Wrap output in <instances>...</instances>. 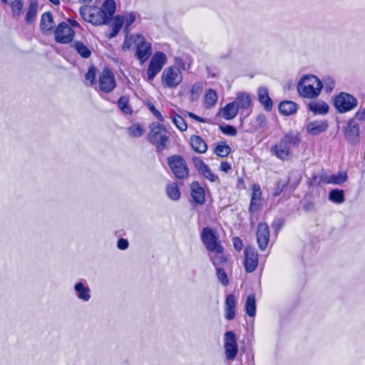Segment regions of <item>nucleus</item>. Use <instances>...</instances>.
<instances>
[{
    "label": "nucleus",
    "mask_w": 365,
    "mask_h": 365,
    "mask_svg": "<svg viewBox=\"0 0 365 365\" xmlns=\"http://www.w3.org/2000/svg\"><path fill=\"white\" fill-rule=\"evenodd\" d=\"M301 141L299 133L290 130L271 148V152L280 160H287L292 157V149L299 147Z\"/></svg>",
    "instance_id": "obj_1"
},
{
    "label": "nucleus",
    "mask_w": 365,
    "mask_h": 365,
    "mask_svg": "<svg viewBox=\"0 0 365 365\" xmlns=\"http://www.w3.org/2000/svg\"><path fill=\"white\" fill-rule=\"evenodd\" d=\"M322 88V81L314 75L303 76L297 83V91L299 96L309 99L317 98Z\"/></svg>",
    "instance_id": "obj_2"
},
{
    "label": "nucleus",
    "mask_w": 365,
    "mask_h": 365,
    "mask_svg": "<svg viewBox=\"0 0 365 365\" xmlns=\"http://www.w3.org/2000/svg\"><path fill=\"white\" fill-rule=\"evenodd\" d=\"M358 105L357 99L352 95L341 92L334 98V106L339 113L354 110Z\"/></svg>",
    "instance_id": "obj_3"
},
{
    "label": "nucleus",
    "mask_w": 365,
    "mask_h": 365,
    "mask_svg": "<svg viewBox=\"0 0 365 365\" xmlns=\"http://www.w3.org/2000/svg\"><path fill=\"white\" fill-rule=\"evenodd\" d=\"M182 81V74L175 66L165 68L161 75V82L164 88H174Z\"/></svg>",
    "instance_id": "obj_4"
},
{
    "label": "nucleus",
    "mask_w": 365,
    "mask_h": 365,
    "mask_svg": "<svg viewBox=\"0 0 365 365\" xmlns=\"http://www.w3.org/2000/svg\"><path fill=\"white\" fill-rule=\"evenodd\" d=\"M166 63V55L161 51L155 52L151 58L147 69L146 81L149 83L153 82L155 77L161 71Z\"/></svg>",
    "instance_id": "obj_5"
},
{
    "label": "nucleus",
    "mask_w": 365,
    "mask_h": 365,
    "mask_svg": "<svg viewBox=\"0 0 365 365\" xmlns=\"http://www.w3.org/2000/svg\"><path fill=\"white\" fill-rule=\"evenodd\" d=\"M150 129L149 140L156 145L158 150H163L168 140L166 130L160 124L155 123L150 125Z\"/></svg>",
    "instance_id": "obj_6"
},
{
    "label": "nucleus",
    "mask_w": 365,
    "mask_h": 365,
    "mask_svg": "<svg viewBox=\"0 0 365 365\" xmlns=\"http://www.w3.org/2000/svg\"><path fill=\"white\" fill-rule=\"evenodd\" d=\"M168 164L177 178L185 179L189 175V169L185 159L180 155H172L168 158Z\"/></svg>",
    "instance_id": "obj_7"
},
{
    "label": "nucleus",
    "mask_w": 365,
    "mask_h": 365,
    "mask_svg": "<svg viewBox=\"0 0 365 365\" xmlns=\"http://www.w3.org/2000/svg\"><path fill=\"white\" fill-rule=\"evenodd\" d=\"M135 43H136V57L143 64L152 54L151 43L146 41L144 37L140 34L135 35Z\"/></svg>",
    "instance_id": "obj_8"
},
{
    "label": "nucleus",
    "mask_w": 365,
    "mask_h": 365,
    "mask_svg": "<svg viewBox=\"0 0 365 365\" xmlns=\"http://www.w3.org/2000/svg\"><path fill=\"white\" fill-rule=\"evenodd\" d=\"M224 349L226 359L228 361H232L238 353V345L237 337L234 331H228L224 335Z\"/></svg>",
    "instance_id": "obj_9"
},
{
    "label": "nucleus",
    "mask_w": 365,
    "mask_h": 365,
    "mask_svg": "<svg viewBox=\"0 0 365 365\" xmlns=\"http://www.w3.org/2000/svg\"><path fill=\"white\" fill-rule=\"evenodd\" d=\"M97 11H100L99 9L83 6L80 9V14L86 21L94 25L106 24V19H104Z\"/></svg>",
    "instance_id": "obj_10"
},
{
    "label": "nucleus",
    "mask_w": 365,
    "mask_h": 365,
    "mask_svg": "<svg viewBox=\"0 0 365 365\" xmlns=\"http://www.w3.org/2000/svg\"><path fill=\"white\" fill-rule=\"evenodd\" d=\"M200 237L202 243L209 252L222 247L215 232L210 227H204Z\"/></svg>",
    "instance_id": "obj_11"
},
{
    "label": "nucleus",
    "mask_w": 365,
    "mask_h": 365,
    "mask_svg": "<svg viewBox=\"0 0 365 365\" xmlns=\"http://www.w3.org/2000/svg\"><path fill=\"white\" fill-rule=\"evenodd\" d=\"M74 31L71 26L66 22L60 23L54 31L55 40L58 43H70L74 36Z\"/></svg>",
    "instance_id": "obj_12"
},
{
    "label": "nucleus",
    "mask_w": 365,
    "mask_h": 365,
    "mask_svg": "<svg viewBox=\"0 0 365 365\" xmlns=\"http://www.w3.org/2000/svg\"><path fill=\"white\" fill-rule=\"evenodd\" d=\"M344 136L346 141L351 145H357L360 142L359 123L351 118L344 130Z\"/></svg>",
    "instance_id": "obj_13"
},
{
    "label": "nucleus",
    "mask_w": 365,
    "mask_h": 365,
    "mask_svg": "<svg viewBox=\"0 0 365 365\" xmlns=\"http://www.w3.org/2000/svg\"><path fill=\"white\" fill-rule=\"evenodd\" d=\"M98 84L100 90L105 93L111 92L116 86L115 80L113 73L107 68L101 72Z\"/></svg>",
    "instance_id": "obj_14"
},
{
    "label": "nucleus",
    "mask_w": 365,
    "mask_h": 365,
    "mask_svg": "<svg viewBox=\"0 0 365 365\" xmlns=\"http://www.w3.org/2000/svg\"><path fill=\"white\" fill-rule=\"evenodd\" d=\"M244 254L245 271L247 272H253L258 266L259 255L253 247H247Z\"/></svg>",
    "instance_id": "obj_15"
},
{
    "label": "nucleus",
    "mask_w": 365,
    "mask_h": 365,
    "mask_svg": "<svg viewBox=\"0 0 365 365\" xmlns=\"http://www.w3.org/2000/svg\"><path fill=\"white\" fill-rule=\"evenodd\" d=\"M269 240V230L266 223H259L257 231V242L260 250L264 251Z\"/></svg>",
    "instance_id": "obj_16"
},
{
    "label": "nucleus",
    "mask_w": 365,
    "mask_h": 365,
    "mask_svg": "<svg viewBox=\"0 0 365 365\" xmlns=\"http://www.w3.org/2000/svg\"><path fill=\"white\" fill-rule=\"evenodd\" d=\"M329 127L326 120H314L308 123L306 125V131L311 135H318L325 132Z\"/></svg>",
    "instance_id": "obj_17"
},
{
    "label": "nucleus",
    "mask_w": 365,
    "mask_h": 365,
    "mask_svg": "<svg viewBox=\"0 0 365 365\" xmlns=\"http://www.w3.org/2000/svg\"><path fill=\"white\" fill-rule=\"evenodd\" d=\"M209 253L210 259L216 268L222 267L226 264L227 259L224 252L223 247L214 250Z\"/></svg>",
    "instance_id": "obj_18"
},
{
    "label": "nucleus",
    "mask_w": 365,
    "mask_h": 365,
    "mask_svg": "<svg viewBox=\"0 0 365 365\" xmlns=\"http://www.w3.org/2000/svg\"><path fill=\"white\" fill-rule=\"evenodd\" d=\"M100 11H97L104 19H106V24L109 22L116 10V4L114 0H105Z\"/></svg>",
    "instance_id": "obj_19"
},
{
    "label": "nucleus",
    "mask_w": 365,
    "mask_h": 365,
    "mask_svg": "<svg viewBox=\"0 0 365 365\" xmlns=\"http://www.w3.org/2000/svg\"><path fill=\"white\" fill-rule=\"evenodd\" d=\"M74 290L77 297L83 301L88 302L91 297V289L85 281H79L74 285Z\"/></svg>",
    "instance_id": "obj_20"
},
{
    "label": "nucleus",
    "mask_w": 365,
    "mask_h": 365,
    "mask_svg": "<svg viewBox=\"0 0 365 365\" xmlns=\"http://www.w3.org/2000/svg\"><path fill=\"white\" fill-rule=\"evenodd\" d=\"M191 196L193 200L199 205H202L205 202V192L202 187L198 182H193L190 185Z\"/></svg>",
    "instance_id": "obj_21"
},
{
    "label": "nucleus",
    "mask_w": 365,
    "mask_h": 365,
    "mask_svg": "<svg viewBox=\"0 0 365 365\" xmlns=\"http://www.w3.org/2000/svg\"><path fill=\"white\" fill-rule=\"evenodd\" d=\"M225 317L228 320H232L235 317L236 298L234 294H230L225 299Z\"/></svg>",
    "instance_id": "obj_22"
},
{
    "label": "nucleus",
    "mask_w": 365,
    "mask_h": 365,
    "mask_svg": "<svg viewBox=\"0 0 365 365\" xmlns=\"http://www.w3.org/2000/svg\"><path fill=\"white\" fill-rule=\"evenodd\" d=\"M239 105L237 102L233 101L227 103L220 111V115L225 120L233 119L238 113Z\"/></svg>",
    "instance_id": "obj_23"
},
{
    "label": "nucleus",
    "mask_w": 365,
    "mask_h": 365,
    "mask_svg": "<svg viewBox=\"0 0 365 365\" xmlns=\"http://www.w3.org/2000/svg\"><path fill=\"white\" fill-rule=\"evenodd\" d=\"M310 111L316 115H325L329 111V106L327 103L321 100L312 101L308 104Z\"/></svg>",
    "instance_id": "obj_24"
},
{
    "label": "nucleus",
    "mask_w": 365,
    "mask_h": 365,
    "mask_svg": "<svg viewBox=\"0 0 365 365\" xmlns=\"http://www.w3.org/2000/svg\"><path fill=\"white\" fill-rule=\"evenodd\" d=\"M259 101L267 110H270L272 108V101L269 96L268 90L265 87H259L257 91Z\"/></svg>",
    "instance_id": "obj_25"
},
{
    "label": "nucleus",
    "mask_w": 365,
    "mask_h": 365,
    "mask_svg": "<svg viewBox=\"0 0 365 365\" xmlns=\"http://www.w3.org/2000/svg\"><path fill=\"white\" fill-rule=\"evenodd\" d=\"M190 145L192 148L199 153H205L207 150L206 143L199 135H193L190 137Z\"/></svg>",
    "instance_id": "obj_26"
},
{
    "label": "nucleus",
    "mask_w": 365,
    "mask_h": 365,
    "mask_svg": "<svg viewBox=\"0 0 365 365\" xmlns=\"http://www.w3.org/2000/svg\"><path fill=\"white\" fill-rule=\"evenodd\" d=\"M297 110V105L292 101H284L279 103V111L284 115H291Z\"/></svg>",
    "instance_id": "obj_27"
},
{
    "label": "nucleus",
    "mask_w": 365,
    "mask_h": 365,
    "mask_svg": "<svg viewBox=\"0 0 365 365\" xmlns=\"http://www.w3.org/2000/svg\"><path fill=\"white\" fill-rule=\"evenodd\" d=\"M38 7V5L36 0H30L25 19L27 24H32L36 20Z\"/></svg>",
    "instance_id": "obj_28"
},
{
    "label": "nucleus",
    "mask_w": 365,
    "mask_h": 365,
    "mask_svg": "<svg viewBox=\"0 0 365 365\" xmlns=\"http://www.w3.org/2000/svg\"><path fill=\"white\" fill-rule=\"evenodd\" d=\"M54 27V21L51 12L43 14L41 19V28L44 32L51 31Z\"/></svg>",
    "instance_id": "obj_29"
},
{
    "label": "nucleus",
    "mask_w": 365,
    "mask_h": 365,
    "mask_svg": "<svg viewBox=\"0 0 365 365\" xmlns=\"http://www.w3.org/2000/svg\"><path fill=\"white\" fill-rule=\"evenodd\" d=\"M245 309L246 314L251 317L256 314V300L254 294H250L246 299Z\"/></svg>",
    "instance_id": "obj_30"
},
{
    "label": "nucleus",
    "mask_w": 365,
    "mask_h": 365,
    "mask_svg": "<svg viewBox=\"0 0 365 365\" xmlns=\"http://www.w3.org/2000/svg\"><path fill=\"white\" fill-rule=\"evenodd\" d=\"M73 47L82 58H88L91 55V51L89 48L81 41L74 42Z\"/></svg>",
    "instance_id": "obj_31"
},
{
    "label": "nucleus",
    "mask_w": 365,
    "mask_h": 365,
    "mask_svg": "<svg viewBox=\"0 0 365 365\" xmlns=\"http://www.w3.org/2000/svg\"><path fill=\"white\" fill-rule=\"evenodd\" d=\"M123 24V18L120 15L115 16L110 25L111 33L109 37H115L121 29Z\"/></svg>",
    "instance_id": "obj_32"
},
{
    "label": "nucleus",
    "mask_w": 365,
    "mask_h": 365,
    "mask_svg": "<svg viewBox=\"0 0 365 365\" xmlns=\"http://www.w3.org/2000/svg\"><path fill=\"white\" fill-rule=\"evenodd\" d=\"M166 193L168 197L174 201L179 200L180 197V189L175 182L170 183L167 185Z\"/></svg>",
    "instance_id": "obj_33"
},
{
    "label": "nucleus",
    "mask_w": 365,
    "mask_h": 365,
    "mask_svg": "<svg viewBox=\"0 0 365 365\" xmlns=\"http://www.w3.org/2000/svg\"><path fill=\"white\" fill-rule=\"evenodd\" d=\"M329 199L336 204H341L345 201L344 192L342 190L333 189L329 193Z\"/></svg>",
    "instance_id": "obj_34"
},
{
    "label": "nucleus",
    "mask_w": 365,
    "mask_h": 365,
    "mask_svg": "<svg viewBox=\"0 0 365 365\" xmlns=\"http://www.w3.org/2000/svg\"><path fill=\"white\" fill-rule=\"evenodd\" d=\"M217 101V95L212 89H209L206 91L205 95V107L210 108L214 106Z\"/></svg>",
    "instance_id": "obj_35"
},
{
    "label": "nucleus",
    "mask_w": 365,
    "mask_h": 365,
    "mask_svg": "<svg viewBox=\"0 0 365 365\" xmlns=\"http://www.w3.org/2000/svg\"><path fill=\"white\" fill-rule=\"evenodd\" d=\"M129 98L128 96H121L118 101V106L119 109L125 114L130 115L132 113V108L129 105Z\"/></svg>",
    "instance_id": "obj_36"
},
{
    "label": "nucleus",
    "mask_w": 365,
    "mask_h": 365,
    "mask_svg": "<svg viewBox=\"0 0 365 365\" xmlns=\"http://www.w3.org/2000/svg\"><path fill=\"white\" fill-rule=\"evenodd\" d=\"M231 152L230 147L225 142H220L215 148V153L220 157H227Z\"/></svg>",
    "instance_id": "obj_37"
},
{
    "label": "nucleus",
    "mask_w": 365,
    "mask_h": 365,
    "mask_svg": "<svg viewBox=\"0 0 365 365\" xmlns=\"http://www.w3.org/2000/svg\"><path fill=\"white\" fill-rule=\"evenodd\" d=\"M237 103L239 105V108L242 109H247L250 108L251 105L250 96L247 93H241L237 94Z\"/></svg>",
    "instance_id": "obj_38"
},
{
    "label": "nucleus",
    "mask_w": 365,
    "mask_h": 365,
    "mask_svg": "<svg viewBox=\"0 0 365 365\" xmlns=\"http://www.w3.org/2000/svg\"><path fill=\"white\" fill-rule=\"evenodd\" d=\"M172 122L180 130L185 131L187 128V125L182 116L178 114H173L171 115Z\"/></svg>",
    "instance_id": "obj_39"
},
{
    "label": "nucleus",
    "mask_w": 365,
    "mask_h": 365,
    "mask_svg": "<svg viewBox=\"0 0 365 365\" xmlns=\"http://www.w3.org/2000/svg\"><path fill=\"white\" fill-rule=\"evenodd\" d=\"M348 179L346 172H339L336 174L330 175V184L341 185Z\"/></svg>",
    "instance_id": "obj_40"
},
{
    "label": "nucleus",
    "mask_w": 365,
    "mask_h": 365,
    "mask_svg": "<svg viewBox=\"0 0 365 365\" xmlns=\"http://www.w3.org/2000/svg\"><path fill=\"white\" fill-rule=\"evenodd\" d=\"M128 133L132 138H139L144 133L143 128L139 123H134L128 128Z\"/></svg>",
    "instance_id": "obj_41"
},
{
    "label": "nucleus",
    "mask_w": 365,
    "mask_h": 365,
    "mask_svg": "<svg viewBox=\"0 0 365 365\" xmlns=\"http://www.w3.org/2000/svg\"><path fill=\"white\" fill-rule=\"evenodd\" d=\"M202 91V86L200 83H195L193 84L190 89V101L192 102L196 101Z\"/></svg>",
    "instance_id": "obj_42"
},
{
    "label": "nucleus",
    "mask_w": 365,
    "mask_h": 365,
    "mask_svg": "<svg viewBox=\"0 0 365 365\" xmlns=\"http://www.w3.org/2000/svg\"><path fill=\"white\" fill-rule=\"evenodd\" d=\"M175 63L180 67L182 70L187 71L190 69L191 63H192V59L188 56L182 58V57H176L175 58Z\"/></svg>",
    "instance_id": "obj_43"
},
{
    "label": "nucleus",
    "mask_w": 365,
    "mask_h": 365,
    "mask_svg": "<svg viewBox=\"0 0 365 365\" xmlns=\"http://www.w3.org/2000/svg\"><path fill=\"white\" fill-rule=\"evenodd\" d=\"M12 16L16 18L18 17L23 9L24 1L23 0H14L10 4Z\"/></svg>",
    "instance_id": "obj_44"
},
{
    "label": "nucleus",
    "mask_w": 365,
    "mask_h": 365,
    "mask_svg": "<svg viewBox=\"0 0 365 365\" xmlns=\"http://www.w3.org/2000/svg\"><path fill=\"white\" fill-rule=\"evenodd\" d=\"M322 82L323 84V88H324L326 93H330L333 91V90L335 88L336 83L335 80L332 77L329 76H326L323 78V81Z\"/></svg>",
    "instance_id": "obj_45"
},
{
    "label": "nucleus",
    "mask_w": 365,
    "mask_h": 365,
    "mask_svg": "<svg viewBox=\"0 0 365 365\" xmlns=\"http://www.w3.org/2000/svg\"><path fill=\"white\" fill-rule=\"evenodd\" d=\"M123 18V24H125V29L128 30V28L135 22L136 15L133 12L126 14L121 16Z\"/></svg>",
    "instance_id": "obj_46"
},
{
    "label": "nucleus",
    "mask_w": 365,
    "mask_h": 365,
    "mask_svg": "<svg viewBox=\"0 0 365 365\" xmlns=\"http://www.w3.org/2000/svg\"><path fill=\"white\" fill-rule=\"evenodd\" d=\"M216 272L217 279L224 286L228 285L229 279L225 271L222 267H217L216 268Z\"/></svg>",
    "instance_id": "obj_47"
},
{
    "label": "nucleus",
    "mask_w": 365,
    "mask_h": 365,
    "mask_svg": "<svg viewBox=\"0 0 365 365\" xmlns=\"http://www.w3.org/2000/svg\"><path fill=\"white\" fill-rule=\"evenodd\" d=\"M200 173L210 182H215L219 181L218 176L213 173L208 166H207Z\"/></svg>",
    "instance_id": "obj_48"
},
{
    "label": "nucleus",
    "mask_w": 365,
    "mask_h": 365,
    "mask_svg": "<svg viewBox=\"0 0 365 365\" xmlns=\"http://www.w3.org/2000/svg\"><path fill=\"white\" fill-rule=\"evenodd\" d=\"M357 123L365 122V106H360L352 118Z\"/></svg>",
    "instance_id": "obj_49"
},
{
    "label": "nucleus",
    "mask_w": 365,
    "mask_h": 365,
    "mask_svg": "<svg viewBox=\"0 0 365 365\" xmlns=\"http://www.w3.org/2000/svg\"><path fill=\"white\" fill-rule=\"evenodd\" d=\"M192 163L199 173H201L207 166L199 157L192 158Z\"/></svg>",
    "instance_id": "obj_50"
},
{
    "label": "nucleus",
    "mask_w": 365,
    "mask_h": 365,
    "mask_svg": "<svg viewBox=\"0 0 365 365\" xmlns=\"http://www.w3.org/2000/svg\"><path fill=\"white\" fill-rule=\"evenodd\" d=\"M221 131L227 135L235 136L237 135V130L235 127L230 125H226L225 126H220Z\"/></svg>",
    "instance_id": "obj_51"
},
{
    "label": "nucleus",
    "mask_w": 365,
    "mask_h": 365,
    "mask_svg": "<svg viewBox=\"0 0 365 365\" xmlns=\"http://www.w3.org/2000/svg\"><path fill=\"white\" fill-rule=\"evenodd\" d=\"M85 78L86 81L90 82V85H93L96 78V68L93 66L89 67Z\"/></svg>",
    "instance_id": "obj_52"
},
{
    "label": "nucleus",
    "mask_w": 365,
    "mask_h": 365,
    "mask_svg": "<svg viewBox=\"0 0 365 365\" xmlns=\"http://www.w3.org/2000/svg\"><path fill=\"white\" fill-rule=\"evenodd\" d=\"M148 107L150 110V111L154 115V116L158 119L159 121L163 122L164 118L160 113V112L156 109V108L154 106L153 104L151 103H148Z\"/></svg>",
    "instance_id": "obj_53"
},
{
    "label": "nucleus",
    "mask_w": 365,
    "mask_h": 365,
    "mask_svg": "<svg viewBox=\"0 0 365 365\" xmlns=\"http://www.w3.org/2000/svg\"><path fill=\"white\" fill-rule=\"evenodd\" d=\"M267 125V118L264 114H259L256 118V126L259 128H263Z\"/></svg>",
    "instance_id": "obj_54"
},
{
    "label": "nucleus",
    "mask_w": 365,
    "mask_h": 365,
    "mask_svg": "<svg viewBox=\"0 0 365 365\" xmlns=\"http://www.w3.org/2000/svg\"><path fill=\"white\" fill-rule=\"evenodd\" d=\"M262 192L259 185H254L252 187V200H261Z\"/></svg>",
    "instance_id": "obj_55"
},
{
    "label": "nucleus",
    "mask_w": 365,
    "mask_h": 365,
    "mask_svg": "<svg viewBox=\"0 0 365 365\" xmlns=\"http://www.w3.org/2000/svg\"><path fill=\"white\" fill-rule=\"evenodd\" d=\"M261 205V200H252L251 199L250 205L249 208V211L251 214H253L255 212L257 211Z\"/></svg>",
    "instance_id": "obj_56"
},
{
    "label": "nucleus",
    "mask_w": 365,
    "mask_h": 365,
    "mask_svg": "<svg viewBox=\"0 0 365 365\" xmlns=\"http://www.w3.org/2000/svg\"><path fill=\"white\" fill-rule=\"evenodd\" d=\"M135 36H133L130 37L126 36L123 43V51H128L130 49L133 42H135Z\"/></svg>",
    "instance_id": "obj_57"
},
{
    "label": "nucleus",
    "mask_w": 365,
    "mask_h": 365,
    "mask_svg": "<svg viewBox=\"0 0 365 365\" xmlns=\"http://www.w3.org/2000/svg\"><path fill=\"white\" fill-rule=\"evenodd\" d=\"M309 182L311 186L316 187L321 185L320 174L319 173L317 175H314L313 176H312L309 180Z\"/></svg>",
    "instance_id": "obj_58"
},
{
    "label": "nucleus",
    "mask_w": 365,
    "mask_h": 365,
    "mask_svg": "<svg viewBox=\"0 0 365 365\" xmlns=\"http://www.w3.org/2000/svg\"><path fill=\"white\" fill-rule=\"evenodd\" d=\"M128 241L126 239L120 238L118 240L117 247L119 250H125L128 247Z\"/></svg>",
    "instance_id": "obj_59"
},
{
    "label": "nucleus",
    "mask_w": 365,
    "mask_h": 365,
    "mask_svg": "<svg viewBox=\"0 0 365 365\" xmlns=\"http://www.w3.org/2000/svg\"><path fill=\"white\" fill-rule=\"evenodd\" d=\"M232 242L234 247L236 250L240 251L242 248L243 244L241 239L238 237H235L232 238Z\"/></svg>",
    "instance_id": "obj_60"
},
{
    "label": "nucleus",
    "mask_w": 365,
    "mask_h": 365,
    "mask_svg": "<svg viewBox=\"0 0 365 365\" xmlns=\"http://www.w3.org/2000/svg\"><path fill=\"white\" fill-rule=\"evenodd\" d=\"M320 174V182L321 184H330V175H328L325 172H322Z\"/></svg>",
    "instance_id": "obj_61"
},
{
    "label": "nucleus",
    "mask_w": 365,
    "mask_h": 365,
    "mask_svg": "<svg viewBox=\"0 0 365 365\" xmlns=\"http://www.w3.org/2000/svg\"><path fill=\"white\" fill-rule=\"evenodd\" d=\"M282 225L283 220L281 219H278L273 222L272 227L275 229V231L278 232L282 227Z\"/></svg>",
    "instance_id": "obj_62"
},
{
    "label": "nucleus",
    "mask_w": 365,
    "mask_h": 365,
    "mask_svg": "<svg viewBox=\"0 0 365 365\" xmlns=\"http://www.w3.org/2000/svg\"><path fill=\"white\" fill-rule=\"evenodd\" d=\"M185 115H188L191 118H193V119H195V120H197L198 122H202V123L205 122V120L202 118H201V117H200V116H198V115H195V114H194L192 113L185 112Z\"/></svg>",
    "instance_id": "obj_63"
},
{
    "label": "nucleus",
    "mask_w": 365,
    "mask_h": 365,
    "mask_svg": "<svg viewBox=\"0 0 365 365\" xmlns=\"http://www.w3.org/2000/svg\"><path fill=\"white\" fill-rule=\"evenodd\" d=\"M220 169L224 172H227L231 169V165L229 163L222 162L220 165Z\"/></svg>",
    "instance_id": "obj_64"
}]
</instances>
